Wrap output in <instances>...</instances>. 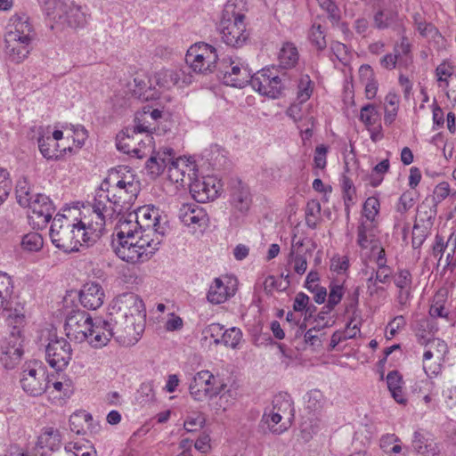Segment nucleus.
Masks as SVG:
<instances>
[{
	"instance_id": "1",
	"label": "nucleus",
	"mask_w": 456,
	"mask_h": 456,
	"mask_svg": "<svg viewBox=\"0 0 456 456\" xmlns=\"http://www.w3.org/2000/svg\"><path fill=\"white\" fill-rule=\"evenodd\" d=\"M105 223L90 205L69 208L54 216L50 238L56 248L65 252L77 251L83 244L99 239Z\"/></svg>"
},
{
	"instance_id": "2",
	"label": "nucleus",
	"mask_w": 456,
	"mask_h": 456,
	"mask_svg": "<svg viewBox=\"0 0 456 456\" xmlns=\"http://www.w3.org/2000/svg\"><path fill=\"white\" fill-rule=\"evenodd\" d=\"M140 183L134 172L127 166H118L109 171L90 205L106 222L120 214L123 207L135 200Z\"/></svg>"
},
{
	"instance_id": "3",
	"label": "nucleus",
	"mask_w": 456,
	"mask_h": 456,
	"mask_svg": "<svg viewBox=\"0 0 456 456\" xmlns=\"http://www.w3.org/2000/svg\"><path fill=\"white\" fill-rule=\"evenodd\" d=\"M115 231L116 237L112 242L114 251L118 258L131 265L149 260L160 243L158 238H148L119 222L117 223Z\"/></svg>"
},
{
	"instance_id": "4",
	"label": "nucleus",
	"mask_w": 456,
	"mask_h": 456,
	"mask_svg": "<svg viewBox=\"0 0 456 456\" xmlns=\"http://www.w3.org/2000/svg\"><path fill=\"white\" fill-rule=\"evenodd\" d=\"M123 224L133 227L148 238H158L166 232L167 217L158 208L146 205L137 208L136 211L123 215L118 221Z\"/></svg>"
},
{
	"instance_id": "5",
	"label": "nucleus",
	"mask_w": 456,
	"mask_h": 456,
	"mask_svg": "<svg viewBox=\"0 0 456 456\" xmlns=\"http://www.w3.org/2000/svg\"><path fill=\"white\" fill-rule=\"evenodd\" d=\"M232 376V373H214L209 370H200L191 378L188 390L191 397L196 402H203L220 394V388L225 387V383Z\"/></svg>"
},
{
	"instance_id": "6",
	"label": "nucleus",
	"mask_w": 456,
	"mask_h": 456,
	"mask_svg": "<svg viewBox=\"0 0 456 456\" xmlns=\"http://www.w3.org/2000/svg\"><path fill=\"white\" fill-rule=\"evenodd\" d=\"M37 143L40 153L48 160L63 159L70 149L66 148L63 126L57 124L40 126Z\"/></svg>"
},
{
	"instance_id": "7",
	"label": "nucleus",
	"mask_w": 456,
	"mask_h": 456,
	"mask_svg": "<svg viewBox=\"0 0 456 456\" xmlns=\"http://www.w3.org/2000/svg\"><path fill=\"white\" fill-rule=\"evenodd\" d=\"M292 411L291 399L286 395H277L273 397L271 405L265 410L262 423L269 431L281 434L287 429V426L281 420L290 418Z\"/></svg>"
},
{
	"instance_id": "8",
	"label": "nucleus",
	"mask_w": 456,
	"mask_h": 456,
	"mask_svg": "<svg viewBox=\"0 0 456 456\" xmlns=\"http://www.w3.org/2000/svg\"><path fill=\"white\" fill-rule=\"evenodd\" d=\"M218 60L216 49L208 44L200 42L190 46L185 61L191 69L199 74H208L216 69Z\"/></svg>"
},
{
	"instance_id": "9",
	"label": "nucleus",
	"mask_w": 456,
	"mask_h": 456,
	"mask_svg": "<svg viewBox=\"0 0 456 456\" xmlns=\"http://www.w3.org/2000/svg\"><path fill=\"white\" fill-rule=\"evenodd\" d=\"M448 353V346L444 340L434 338L427 342L422 360L423 370L427 376L432 378L441 373Z\"/></svg>"
},
{
	"instance_id": "10",
	"label": "nucleus",
	"mask_w": 456,
	"mask_h": 456,
	"mask_svg": "<svg viewBox=\"0 0 456 456\" xmlns=\"http://www.w3.org/2000/svg\"><path fill=\"white\" fill-rule=\"evenodd\" d=\"M118 319L146 322V309L142 299L134 293L118 296L113 302Z\"/></svg>"
},
{
	"instance_id": "11",
	"label": "nucleus",
	"mask_w": 456,
	"mask_h": 456,
	"mask_svg": "<svg viewBox=\"0 0 456 456\" xmlns=\"http://www.w3.org/2000/svg\"><path fill=\"white\" fill-rule=\"evenodd\" d=\"M26 208L29 224L37 229L45 227L55 211L52 200L43 194L34 195L33 201Z\"/></svg>"
},
{
	"instance_id": "12",
	"label": "nucleus",
	"mask_w": 456,
	"mask_h": 456,
	"mask_svg": "<svg viewBox=\"0 0 456 456\" xmlns=\"http://www.w3.org/2000/svg\"><path fill=\"white\" fill-rule=\"evenodd\" d=\"M93 322L94 319L89 314L84 311L74 312L66 320V336L76 343H84L94 327Z\"/></svg>"
},
{
	"instance_id": "13",
	"label": "nucleus",
	"mask_w": 456,
	"mask_h": 456,
	"mask_svg": "<svg viewBox=\"0 0 456 456\" xmlns=\"http://www.w3.org/2000/svg\"><path fill=\"white\" fill-rule=\"evenodd\" d=\"M252 87L260 94L271 98L281 95L283 85L273 69H262L257 71L250 80Z\"/></svg>"
},
{
	"instance_id": "14",
	"label": "nucleus",
	"mask_w": 456,
	"mask_h": 456,
	"mask_svg": "<svg viewBox=\"0 0 456 456\" xmlns=\"http://www.w3.org/2000/svg\"><path fill=\"white\" fill-rule=\"evenodd\" d=\"M240 383L236 376H232L225 383V387L220 388V394L211 399H208L209 409L216 415H222L228 411L234 404L238 397Z\"/></svg>"
},
{
	"instance_id": "15",
	"label": "nucleus",
	"mask_w": 456,
	"mask_h": 456,
	"mask_svg": "<svg viewBox=\"0 0 456 456\" xmlns=\"http://www.w3.org/2000/svg\"><path fill=\"white\" fill-rule=\"evenodd\" d=\"M224 83L241 88L248 82L249 73L245 63L238 57H227L221 62Z\"/></svg>"
},
{
	"instance_id": "16",
	"label": "nucleus",
	"mask_w": 456,
	"mask_h": 456,
	"mask_svg": "<svg viewBox=\"0 0 456 456\" xmlns=\"http://www.w3.org/2000/svg\"><path fill=\"white\" fill-rule=\"evenodd\" d=\"M198 166L194 159L180 157L172 159L167 170L168 180L177 188L183 187L187 181H192L197 176Z\"/></svg>"
},
{
	"instance_id": "17",
	"label": "nucleus",
	"mask_w": 456,
	"mask_h": 456,
	"mask_svg": "<svg viewBox=\"0 0 456 456\" xmlns=\"http://www.w3.org/2000/svg\"><path fill=\"white\" fill-rule=\"evenodd\" d=\"M163 118V111L149 106L143 107L134 114V133L147 135L148 143L151 145V134L156 133L159 123Z\"/></svg>"
},
{
	"instance_id": "18",
	"label": "nucleus",
	"mask_w": 456,
	"mask_h": 456,
	"mask_svg": "<svg viewBox=\"0 0 456 456\" xmlns=\"http://www.w3.org/2000/svg\"><path fill=\"white\" fill-rule=\"evenodd\" d=\"M238 289V281L232 275H222L214 279L209 286L207 299L213 305H220L232 297Z\"/></svg>"
},
{
	"instance_id": "19",
	"label": "nucleus",
	"mask_w": 456,
	"mask_h": 456,
	"mask_svg": "<svg viewBox=\"0 0 456 456\" xmlns=\"http://www.w3.org/2000/svg\"><path fill=\"white\" fill-rule=\"evenodd\" d=\"M139 133H134V128L122 130L116 136L117 149L123 153L133 155L138 159L146 157L151 150V145L142 143V141L139 138Z\"/></svg>"
},
{
	"instance_id": "20",
	"label": "nucleus",
	"mask_w": 456,
	"mask_h": 456,
	"mask_svg": "<svg viewBox=\"0 0 456 456\" xmlns=\"http://www.w3.org/2000/svg\"><path fill=\"white\" fill-rule=\"evenodd\" d=\"M50 380L45 370L41 366L28 367L22 372L20 384L22 389L28 395L38 396L50 388Z\"/></svg>"
},
{
	"instance_id": "21",
	"label": "nucleus",
	"mask_w": 456,
	"mask_h": 456,
	"mask_svg": "<svg viewBox=\"0 0 456 456\" xmlns=\"http://www.w3.org/2000/svg\"><path fill=\"white\" fill-rule=\"evenodd\" d=\"M190 192L192 198L201 203L214 200L221 190L220 181L213 175H207L200 178L194 177L189 183Z\"/></svg>"
},
{
	"instance_id": "22",
	"label": "nucleus",
	"mask_w": 456,
	"mask_h": 456,
	"mask_svg": "<svg viewBox=\"0 0 456 456\" xmlns=\"http://www.w3.org/2000/svg\"><path fill=\"white\" fill-rule=\"evenodd\" d=\"M72 359L70 344L63 338L52 339L46 346V360L51 367L62 370Z\"/></svg>"
},
{
	"instance_id": "23",
	"label": "nucleus",
	"mask_w": 456,
	"mask_h": 456,
	"mask_svg": "<svg viewBox=\"0 0 456 456\" xmlns=\"http://www.w3.org/2000/svg\"><path fill=\"white\" fill-rule=\"evenodd\" d=\"M145 322L142 321L118 319L114 331L117 341L125 346L135 345L142 338Z\"/></svg>"
},
{
	"instance_id": "24",
	"label": "nucleus",
	"mask_w": 456,
	"mask_h": 456,
	"mask_svg": "<svg viewBox=\"0 0 456 456\" xmlns=\"http://www.w3.org/2000/svg\"><path fill=\"white\" fill-rule=\"evenodd\" d=\"M222 41L232 47L243 46L249 37L245 21H220Z\"/></svg>"
},
{
	"instance_id": "25",
	"label": "nucleus",
	"mask_w": 456,
	"mask_h": 456,
	"mask_svg": "<svg viewBox=\"0 0 456 456\" xmlns=\"http://www.w3.org/2000/svg\"><path fill=\"white\" fill-rule=\"evenodd\" d=\"M181 222L196 232L207 226L208 218L204 209L195 203L183 204L178 214Z\"/></svg>"
},
{
	"instance_id": "26",
	"label": "nucleus",
	"mask_w": 456,
	"mask_h": 456,
	"mask_svg": "<svg viewBox=\"0 0 456 456\" xmlns=\"http://www.w3.org/2000/svg\"><path fill=\"white\" fill-rule=\"evenodd\" d=\"M105 300V291L102 286L95 281L86 282L79 291L81 305L89 310L100 308Z\"/></svg>"
},
{
	"instance_id": "27",
	"label": "nucleus",
	"mask_w": 456,
	"mask_h": 456,
	"mask_svg": "<svg viewBox=\"0 0 456 456\" xmlns=\"http://www.w3.org/2000/svg\"><path fill=\"white\" fill-rule=\"evenodd\" d=\"M93 324L94 327L86 342L95 348L105 346L114 335L113 329L108 322L102 319L94 320Z\"/></svg>"
},
{
	"instance_id": "28",
	"label": "nucleus",
	"mask_w": 456,
	"mask_h": 456,
	"mask_svg": "<svg viewBox=\"0 0 456 456\" xmlns=\"http://www.w3.org/2000/svg\"><path fill=\"white\" fill-rule=\"evenodd\" d=\"M32 38H18L4 37V51L11 61L20 62L24 61L29 52Z\"/></svg>"
},
{
	"instance_id": "29",
	"label": "nucleus",
	"mask_w": 456,
	"mask_h": 456,
	"mask_svg": "<svg viewBox=\"0 0 456 456\" xmlns=\"http://www.w3.org/2000/svg\"><path fill=\"white\" fill-rule=\"evenodd\" d=\"M63 130L66 148H70L67 151L68 154H72L84 147L88 139V131L85 126L82 125L63 126Z\"/></svg>"
},
{
	"instance_id": "30",
	"label": "nucleus",
	"mask_w": 456,
	"mask_h": 456,
	"mask_svg": "<svg viewBox=\"0 0 456 456\" xmlns=\"http://www.w3.org/2000/svg\"><path fill=\"white\" fill-rule=\"evenodd\" d=\"M6 37L32 38V29L26 15H15L10 19L6 27Z\"/></svg>"
},
{
	"instance_id": "31",
	"label": "nucleus",
	"mask_w": 456,
	"mask_h": 456,
	"mask_svg": "<svg viewBox=\"0 0 456 456\" xmlns=\"http://www.w3.org/2000/svg\"><path fill=\"white\" fill-rule=\"evenodd\" d=\"M183 71L176 68H162L154 73L153 79L160 88L170 89L180 83H187L182 78Z\"/></svg>"
},
{
	"instance_id": "32",
	"label": "nucleus",
	"mask_w": 456,
	"mask_h": 456,
	"mask_svg": "<svg viewBox=\"0 0 456 456\" xmlns=\"http://www.w3.org/2000/svg\"><path fill=\"white\" fill-rule=\"evenodd\" d=\"M61 444V436L59 429L53 427H45L37 437V447L42 450V454L57 450Z\"/></svg>"
},
{
	"instance_id": "33",
	"label": "nucleus",
	"mask_w": 456,
	"mask_h": 456,
	"mask_svg": "<svg viewBox=\"0 0 456 456\" xmlns=\"http://www.w3.org/2000/svg\"><path fill=\"white\" fill-rule=\"evenodd\" d=\"M173 151L171 149H165L154 152L146 163V167L152 176H159L162 174L164 168L171 164L173 159Z\"/></svg>"
},
{
	"instance_id": "34",
	"label": "nucleus",
	"mask_w": 456,
	"mask_h": 456,
	"mask_svg": "<svg viewBox=\"0 0 456 456\" xmlns=\"http://www.w3.org/2000/svg\"><path fill=\"white\" fill-rule=\"evenodd\" d=\"M246 0H228L222 12L220 21H245Z\"/></svg>"
},
{
	"instance_id": "35",
	"label": "nucleus",
	"mask_w": 456,
	"mask_h": 456,
	"mask_svg": "<svg viewBox=\"0 0 456 456\" xmlns=\"http://www.w3.org/2000/svg\"><path fill=\"white\" fill-rule=\"evenodd\" d=\"M360 81L364 86V94L368 100L376 97L379 90V84L375 78L374 72L370 66L362 65L359 69Z\"/></svg>"
},
{
	"instance_id": "36",
	"label": "nucleus",
	"mask_w": 456,
	"mask_h": 456,
	"mask_svg": "<svg viewBox=\"0 0 456 456\" xmlns=\"http://www.w3.org/2000/svg\"><path fill=\"white\" fill-rule=\"evenodd\" d=\"M415 25L421 37L428 39L430 43H433L438 48L444 46V37L433 24L422 20L421 19L419 20L416 17Z\"/></svg>"
},
{
	"instance_id": "37",
	"label": "nucleus",
	"mask_w": 456,
	"mask_h": 456,
	"mask_svg": "<svg viewBox=\"0 0 456 456\" xmlns=\"http://www.w3.org/2000/svg\"><path fill=\"white\" fill-rule=\"evenodd\" d=\"M387 387L393 398L401 404H405L406 397L403 388V378L397 371L389 372L387 376Z\"/></svg>"
},
{
	"instance_id": "38",
	"label": "nucleus",
	"mask_w": 456,
	"mask_h": 456,
	"mask_svg": "<svg viewBox=\"0 0 456 456\" xmlns=\"http://www.w3.org/2000/svg\"><path fill=\"white\" fill-rule=\"evenodd\" d=\"M279 65L288 69L294 67L298 61V52L291 43H284L278 53Z\"/></svg>"
},
{
	"instance_id": "39",
	"label": "nucleus",
	"mask_w": 456,
	"mask_h": 456,
	"mask_svg": "<svg viewBox=\"0 0 456 456\" xmlns=\"http://www.w3.org/2000/svg\"><path fill=\"white\" fill-rule=\"evenodd\" d=\"M375 224H368L362 220L361 221L358 227L357 243L362 248L367 249L370 248L374 242L379 241L375 239Z\"/></svg>"
},
{
	"instance_id": "40",
	"label": "nucleus",
	"mask_w": 456,
	"mask_h": 456,
	"mask_svg": "<svg viewBox=\"0 0 456 456\" xmlns=\"http://www.w3.org/2000/svg\"><path fill=\"white\" fill-rule=\"evenodd\" d=\"M394 282L399 289V299L403 303L406 301L410 296L411 289V275L408 270H399L395 277Z\"/></svg>"
},
{
	"instance_id": "41",
	"label": "nucleus",
	"mask_w": 456,
	"mask_h": 456,
	"mask_svg": "<svg viewBox=\"0 0 456 456\" xmlns=\"http://www.w3.org/2000/svg\"><path fill=\"white\" fill-rule=\"evenodd\" d=\"M73 3L69 0H47L45 4V9L47 15L53 19L61 20L68 14V10Z\"/></svg>"
},
{
	"instance_id": "42",
	"label": "nucleus",
	"mask_w": 456,
	"mask_h": 456,
	"mask_svg": "<svg viewBox=\"0 0 456 456\" xmlns=\"http://www.w3.org/2000/svg\"><path fill=\"white\" fill-rule=\"evenodd\" d=\"M91 422L92 416L85 411H77L69 418L70 429L76 434L86 433L91 426Z\"/></svg>"
},
{
	"instance_id": "43",
	"label": "nucleus",
	"mask_w": 456,
	"mask_h": 456,
	"mask_svg": "<svg viewBox=\"0 0 456 456\" xmlns=\"http://www.w3.org/2000/svg\"><path fill=\"white\" fill-rule=\"evenodd\" d=\"M399 96L395 92H389L385 97L384 120L385 123L392 124L398 113Z\"/></svg>"
},
{
	"instance_id": "44",
	"label": "nucleus",
	"mask_w": 456,
	"mask_h": 456,
	"mask_svg": "<svg viewBox=\"0 0 456 456\" xmlns=\"http://www.w3.org/2000/svg\"><path fill=\"white\" fill-rule=\"evenodd\" d=\"M135 88L134 94L142 101L150 102L158 100L160 96V93L158 89L147 82L142 79H134Z\"/></svg>"
},
{
	"instance_id": "45",
	"label": "nucleus",
	"mask_w": 456,
	"mask_h": 456,
	"mask_svg": "<svg viewBox=\"0 0 456 456\" xmlns=\"http://www.w3.org/2000/svg\"><path fill=\"white\" fill-rule=\"evenodd\" d=\"M13 285L12 278L4 273H0V314L4 311L9 305Z\"/></svg>"
},
{
	"instance_id": "46",
	"label": "nucleus",
	"mask_w": 456,
	"mask_h": 456,
	"mask_svg": "<svg viewBox=\"0 0 456 456\" xmlns=\"http://www.w3.org/2000/svg\"><path fill=\"white\" fill-rule=\"evenodd\" d=\"M447 293L445 290H439L434 297L429 309V314L432 318H446L448 310L445 308Z\"/></svg>"
},
{
	"instance_id": "47",
	"label": "nucleus",
	"mask_w": 456,
	"mask_h": 456,
	"mask_svg": "<svg viewBox=\"0 0 456 456\" xmlns=\"http://www.w3.org/2000/svg\"><path fill=\"white\" fill-rule=\"evenodd\" d=\"M66 451L73 456H97L96 450L88 441H76L66 445Z\"/></svg>"
},
{
	"instance_id": "48",
	"label": "nucleus",
	"mask_w": 456,
	"mask_h": 456,
	"mask_svg": "<svg viewBox=\"0 0 456 456\" xmlns=\"http://www.w3.org/2000/svg\"><path fill=\"white\" fill-rule=\"evenodd\" d=\"M44 240L38 232H28L22 236L20 247L26 252H38L43 248Z\"/></svg>"
},
{
	"instance_id": "49",
	"label": "nucleus",
	"mask_w": 456,
	"mask_h": 456,
	"mask_svg": "<svg viewBox=\"0 0 456 456\" xmlns=\"http://www.w3.org/2000/svg\"><path fill=\"white\" fill-rule=\"evenodd\" d=\"M454 73L453 65L448 61H444L436 69V76L439 87L447 90L449 81L452 78Z\"/></svg>"
},
{
	"instance_id": "50",
	"label": "nucleus",
	"mask_w": 456,
	"mask_h": 456,
	"mask_svg": "<svg viewBox=\"0 0 456 456\" xmlns=\"http://www.w3.org/2000/svg\"><path fill=\"white\" fill-rule=\"evenodd\" d=\"M25 341V332H20L18 330L9 331V334L4 338L2 342L1 348L23 351V343Z\"/></svg>"
},
{
	"instance_id": "51",
	"label": "nucleus",
	"mask_w": 456,
	"mask_h": 456,
	"mask_svg": "<svg viewBox=\"0 0 456 456\" xmlns=\"http://www.w3.org/2000/svg\"><path fill=\"white\" fill-rule=\"evenodd\" d=\"M242 341V332L239 328L232 327L224 330L221 345L226 347L236 349Z\"/></svg>"
},
{
	"instance_id": "52",
	"label": "nucleus",
	"mask_w": 456,
	"mask_h": 456,
	"mask_svg": "<svg viewBox=\"0 0 456 456\" xmlns=\"http://www.w3.org/2000/svg\"><path fill=\"white\" fill-rule=\"evenodd\" d=\"M416 217L419 225L425 228L430 227L436 217V209L430 204L422 203L418 208Z\"/></svg>"
},
{
	"instance_id": "53",
	"label": "nucleus",
	"mask_w": 456,
	"mask_h": 456,
	"mask_svg": "<svg viewBox=\"0 0 456 456\" xmlns=\"http://www.w3.org/2000/svg\"><path fill=\"white\" fill-rule=\"evenodd\" d=\"M380 209V203L378 198H368L362 207V216L368 224H375L376 217L378 216Z\"/></svg>"
},
{
	"instance_id": "54",
	"label": "nucleus",
	"mask_w": 456,
	"mask_h": 456,
	"mask_svg": "<svg viewBox=\"0 0 456 456\" xmlns=\"http://www.w3.org/2000/svg\"><path fill=\"white\" fill-rule=\"evenodd\" d=\"M61 20H63L71 28H79L86 24L85 14L79 7L74 4L68 10V14L64 15Z\"/></svg>"
},
{
	"instance_id": "55",
	"label": "nucleus",
	"mask_w": 456,
	"mask_h": 456,
	"mask_svg": "<svg viewBox=\"0 0 456 456\" xmlns=\"http://www.w3.org/2000/svg\"><path fill=\"white\" fill-rule=\"evenodd\" d=\"M16 198L18 203L24 208L33 201L34 195L31 194L29 184L26 180L19 181L16 187Z\"/></svg>"
},
{
	"instance_id": "56",
	"label": "nucleus",
	"mask_w": 456,
	"mask_h": 456,
	"mask_svg": "<svg viewBox=\"0 0 456 456\" xmlns=\"http://www.w3.org/2000/svg\"><path fill=\"white\" fill-rule=\"evenodd\" d=\"M12 190V181L9 171L0 167V206L8 199Z\"/></svg>"
},
{
	"instance_id": "57",
	"label": "nucleus",
	"mask_w": 456,
	"mask_h": 456,
	"mask_svg": "<svg viewBox=\"0 0 456 456\" xmlns=\"http://www.w3.org/2000/svg\"><path fill=\"white\" fill-rule=\"evenodd\" d=\"M7 322L11 330H18L24 332L26 316L22 309H14L7 316Z\"/></svg>"
},
{
	"instance_id": "58",
	"label": "nucleus",
	"mask_w": 456,
	"mask_h": 456,
	"mask_svg": "<svg viewBox=\"0 0 456 456\" xmlns=\"http://www.w3.org/2000/svg\"><path fill=\"white\" fill-rule=\"evenodd\" d=\"M379 118L377 108L372 104H367L361 109L360 120L367 126L375 125Z\"/></svg>"
},
{
	"instance_id": "59",
	"label": "nucleus",
	"mask_w": 456,
	"mask_h": 456,
	"mask_svg": "<svg viewBox=\"0 0 456 456\" xmlns=\"http://www.w3.org/2000/svg\"><path fill=\"white\" fill-rule=\"evenodd\" d=\"M223 332V325L211 323L203 330L202 334L205 340H212L216 346H218L221 345Z\"/></svg>"
},
{
	"instance_id": "60",
	"label": "nucleus",
	"mask_w": 456,
	"mask_h": 456,
	"mask_svg": "<svg viewBox=\"0 0 456 456\" xmlns=\"http://www.w3.org/2000/svg\"><path fill=\"white\" fill-rule=\"evenodd\" d=\"M288 285L289 281L282 277L268 276L264 281V289L268 293L285 290Z\"/></svg>"
},
{
	"instance_id": "61",
	"label": "nucleus",
	"mask_w": 456,
	"mask_h": 456,
	"mask_svg": "<svg viewBox=\"0 0 456 456\" xmlns=\"http://www.w3.org/2000/svg\"><path fill=\"white\" fill-rule=\"evenodd\" d=\"M1 361L6 369H12L21 359L23 351L8 350L2 348Z\"/></svg>"
},
{
	"instance_id": "62",
	"label": "nucleus",
	"mask_w": 456,
	"mask_h": 456,
	"mask_svg": "<svg viewBox=\"0 0 456 456\" xmlns=\"http://www.w3.org/2000/svg\"><path fill=\"white\" fill-rule=\"evenodd\" d=\"M381 448L389 455L400 453L402 446L398 438L395 435H387L381 439Z\"/></svg>"
},
{
	"instance_id": "63",
	"label": "nucleus",
	"mask_w": 456,
	"mask_h": 456,
	"mask_svg": "<svg viewBox=\"0 0 456 456\" xmlns=\"http://www.w3.org/2000/svg\"><path fill=\"white\" fill-rule=\"evenodd\" d=\"M322 336L321 330L316 328L309 329L304 335V342L307 346L316 350L322 345Z\"/></svg>"
},
{
	"instance_id": "64",
	"label": "nucleus",
	"mask_w": 456,
	"mask_h": 456,
	"mask_svg": "<svg viewBox=\"0 0 456 456\" xmlns=\"http://www.w3.org/2000/svg\"><path fill=\"white\" fill-rule=\"evenodd\" d=\"M50 388L53 387L59 395H69L72 393L73 383L72 380L67 377H62L61 380H55L49 383Z\"/></svg>"
}]
</instances>
